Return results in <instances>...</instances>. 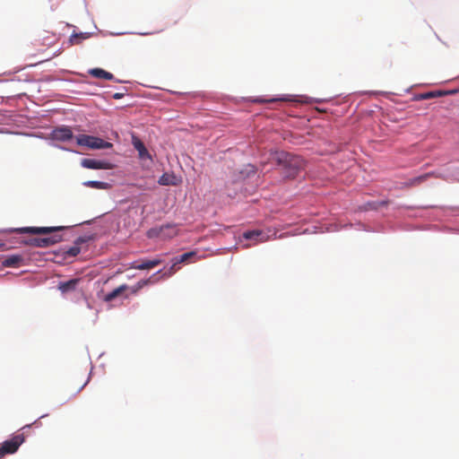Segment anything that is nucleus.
Instances as JSON below:
<instances>
[{
	"mask_svg": "<svg viewBox=\"0 0 459 459\" xmlns=\"http://www.w3.org/2000/svg\"><path fill=\"white\" fill-rule=\"evenodd\" d=\"M91 376L86 372L73 375L68 382L67 388L74 391V394L80 393L90 382Z\"/></svg>",
	"mask_w": 459,
	"mask_h": 459,
	"instance_id": "423d86ee",
	"label": "nucleus"
},
{
	"mask_svg": "<svg viewBox=\"0 0 459 459\" xmlns=\"http://www.w3.org/2000/svg\"><path fill=\"white\" fill-rule=\"evenodd\" d=\"M80 279H72L67 281H63L59 283L58 289L63 292H69L74 290L76 286L78 285Z\"/></svg>",
	"mask_w": 459,
	"mask_h": 459,
	"instance_id": "4468645a",
	"label": "nucleus"
},
{
	"mask_svg": "<svg viewBox=\"0 0 459 459\" xmlns=\"http://www.w3.org/2000/svg\"><path fill=\"white\" fill-rule=\"evenodd\" d=\"M178 233V230L176 224L168 223L161 225L160 227H154L150 229L146 235L149 238H161V239H170L176 237Z\"/></svg>",
	"mask_w": 459,
	"mask_h": 459,
	"instance_id": "7ed1b4c3",
	"label": "nucleus"
},
{
	"mask_svg": "<svg viewBox=\"0 0 459 459\" xmlns=\"http://www.w3.org/2000/svg\"><path fill=\"white\" fill-rule=\"evenodd\" d=\"M175 180L176 177L173 174L164 173L160 177L158 183L160 186H175L177 184Z\"/></svg>",
	"mask_w": 459,
	"mask_h": 459,
	"instance_id": "f3484780",
	"label": "nucleus"
},
{
	"mask_svg": "<svg viewBox=\"0 0 459 459\" xmlns=\"http://www.w3.org/2000/svg\"><path fill=\"white\" fill-rule=\"evenodd\" d=\"M84 186L91 188H97V189H108L109 188V184L107 182H101V181H95V180H89L83 183Z\"/></svg>",
	"mask_w": 459,
	"mask_h": 459,
	"instance_id": "6ab92c4d",
	"label": "nucleus"
},
{
	"mask_svg": "<svg viewBox=\"0 0 459 459\" xmlns=\"http://www.w3.org/2000/svg\"><path fill=\"white\" fill-rule=\"evenodd\" d=\"M123 96L122 93H115L113 98L116 99V100H118V99H121Z\"/></svg>",
	"mask_w": 459,
	"mask_h": 459,
	"instance_id": "a878e982",
	"label": "nucleus"
},
{
	"mask_svg": "<svg viewBox=\"0 0 459 459\" xmlns=\"http://www.w3.org/2000/svg\"><path fill=\"white\" fill-rule=\"evenodd\" d=\"M25 441L22 433L16 434L0 445V458L14 454Z\"/></svg>",
	"mask_w": 459,
	"mask_h": 459,
	"instance_id": "20e7f679",
	"label": "nucleus"
},
{
	"mask_svg": "<svg viewBox=\"0 0 459 459\" xmlns=\"http://www.w3.org/2000/svg\"><path fill=\"white\" fill-rule=\"evenodd\" d=\"M132 144L134 149L138 152L139 158L142 160L149 159L152 160V156L150 155L148 150L144 146L143 143L136 136L133 135L132 137Z\"/></svg>",
	"mask_w": 459,
	"mask_h": 459,
	"instance_id": "9d476101",
	"label": "nucleus"
},
{
	"mask_svg": "<svg viewBox=\"0 0 459 459\" xmlns=\"http://www.w3.org/2000/svg\"><path fill=\"white\" fill-rule=\"evenodd\" d=\"M443 95L444 93L442 91H429L418 95L417 100H429L437 97H441Z\"/></svg>",
	"mask_w": 459,
	"mask_h": 459,
	"instance_id": "412c9836",
	"label": "nucleus"
},
{
	"mask_svg": "<svg viewBox=\"0 0 459 459\" xmlns=\"http://www.w3.org/2000/svg\"><path fill=\"white\" fill-rule=\"evenodd\" d=\"M128 289V286L126 284H122L119 287L113 290L111 292L108 293L104 297V300L106 302H110L116 298L119 297L124 291H126Z\"/></svg>",
	"mask_w": 459,
	"mask_h": 459,
	"instance_id": "2eb2a0df",
	"label": "nucleus"
},
{
	"mask_svg": "<svg viewBox=\"0 0 459 459\" xmlns=\"http://www.w3.org/2000/svg\"><path fill=\"white\" fill-rule=\"evenodd\" d=\"M246 239H255L256 242H264L269 239V236L262 230H250L243 233Z\"/></svg>",
	"mask_w": 459,
	"mask_h": 459,
	"instance_id": "f8f14e48",
	"label": "nucleus"
},
{
	"mask_svg": "<svg viewBox=\"0 0 459 459\" xmlns=\"http://www.w3.org/2000/svg\"><path fill=\"white\" fill-rule=\"evenodd\" d=\"M152 282V278L139 281L135 285L132 287V293H137L144 286Z\"/></svg>",
	"mask_w": 459,
	"mask_h": 459,
	"instance_id": "4be33fe9",
	"label": "nucleus"
},
{
	"mask_svg": "<svg viewBox=\"0 0 459 459\" xmlns=\"http://www.w3.org/2000/svg\"><path fill=\"white\" fill-rule=\"evenodd\" d=\"M180 264V263H177V259H172V265L168 269V271L164 272L162 274L163 278H169L172 276L178 269V265Z\"/></svg>",
	"mask_w": 459,
	"mask_h": 459,
	"instance_id": "aec40b11",
	"label": "nucleus"
},
{
	"mask_svg": "<svg viewBox=\"0 0 459 459\" xmlns=\"http://www.w3.org/2000/svg\"><path fill=\"white\" fill-rule=\"evenodd\" d=\"M76 142L81 146H87L90 149H107L112 146L108 142L101 138L91 136L87 134H81L76 138Z\"/></svg>",
	"mask_w": 459,
	"mask_h": 459,
	"instance_id": "39448f33",
	"label": "nucleus"
},
{
	"mask_svg": "<svg viewBox=\"0 0 459 459\" xmlns=\"http://www.w3.org/2000/svg\"><path fill=\"white\" fill-rule=\"evenodd\" d=\"M87 241V238H82V237H80L78 238L75 241H74V245L71 247H69L66 251H65V257L66 256H69V257H74L76 256L81 249H80V245L82 244V243H85Z\"/></svg>",
	"mask_w": 459,
	"mask_h": 459,
	"instance_id": "ddd939ff",
	"label": "nucleus"
},
{
	"mask_svg": "<svg viewBox=\"0 0 459 459\" xmlns=\"http://www.w3.org/2000/svg\"><path fill=\"white\" fill-rule=\"evenodd\" d=\"M276 161L281 167L282 174L286 178H295L305 169V160L300 156L290 152H278Z\"/></svg>",
	"mask_w": 459,
	"mask_h": 459,
	"instance_id": "f03ea898",
	"label": "nucleus"
},
{
	"mask_svg": "<svg viewBox=\"0 0 459 459\" xmlns=\"http://www.w3.org/2000/svg\"><path fill=\"white\" fill-rule=\"evenodd\" d=\"M90 37V33L87 32H80V33H73L70 36L69 41L71 45H77L82 42V40L86 39Z\"/></svg>",
	"mask_w": 459,
	"mask_h": 459,
	"instance_id": "a211bd4d",
	"label": "nucleus"
},
{
	"mask_svg": "<svg viewBox=\"0 0 459 459\" xmlns=\"http://www.w3.org/2000/svg\"><path fill=\"white\" fill-rule=\"evenodd\" d=\"M66 227L59 226V227H25L19 228L13 230V231L18 233H30V234H41V235H50L49 237L44 238H33L28 242V244L39 247H48L54 244H56L62 241V237L56 232L66 230Z\"/></svg>",
	"mask_w": 459,
	"mask_h": 459,
	"instance_id": "f257e3e1",
	"label": "nucleus"
},
{
	"mask_svg": "<svg viewBox=\"0 0 459 459\" xmlns=\"http://www.w3.org/2000/svg\"><path fill=\"white\" fill-rule=\"evenodd\" d=\"M429 177V174H424L416 178H413L410 180V186H418L423 181H425Z\"/></svg>",
	"mask_w": 459,
	"mask_h": 459,
	"instance_id": "b1692460",
	"label": "nucleus"
},
{
	"mask_svg": "<svg viewBox=\"0 0 459 459\" xmlns=\"http://www.w3.org/2000/svg\"><path fill=\"white\" fill-rule=\"evenodd\" d=\"M90 74L93 77L105 79V80H112L113 74L109 72H107L101 68H93L90 71Z\"/></svg>",
	"mask_w": 459,
	"mask_h": 459,
	"instance_id": "dca6fc26",
	"label": "nucleus"
},
{
	"mask_svg": "<svg viewBox=\"0 0 459 459\" xmlns=\"http://www.w3.org/2000/svg\"><path fill=\"white\" fill-rule=\"evenodd\" d=\"M51 136L54 140L65 142L73 138V132L68 126L56 127L52 131Z\"/></svg>",
	"mask_w": 459,
	"mask_h": 459,
	"instance_id": "1a4fd4ad",
	"label": "nucleus"
},
{
	"mask_svg": "<svg viewBox=\"0 0 459 459\" xmlns=\"http://www.w3.org/2000/svg\"><path fill=\"white\" fill-rule=\"evenodd\" d=\"M293 101V100L290 97H282V98H278V99H272L270 100H268L269 102H274V101ZM257 102H265L266 100H256Z\"/></svg>",
	"mask_w": 459,
	"mask_h": 459,
	"instance_id": "393cba45",
	"label": "nucleus"
},
{
	"mask_svg": "<svg viewBox=\"0 0 459 459\" xmlns=\"http://www.w3.org/2000/svg\"><path fill=\"white\" fill-rule=\"evenodd\" d=\"M196 255V253L195 251L185 253L179 256L175 257L177 259V263H186L192 257H195Z\"/></svg>",
	"mask_w": 459,
	"mask_h": 459,
	"instance_id": "5701e85b",
	"label": "nucleus"
},
{
	"mask_svg": "<svg viewBox=\"0 0 459 459\" xmlns=\"http://www.w3.org/2000/svg\"><path fill=\"white\" fill-rule=\"evenodd\" d=\"M161 263L162 260L158 257L152 260L134 261L130 264V268L136 270H150L160 265Z\"/></svg>",
	"mask_w": 459,
	"mask_h": 459,
	"instance_id": "6e6552de",
	"label": "nucleus"
},
{
	"mask_svg": "<svg viewBox=\"0 0 459 459\" xmlns=\"http://www.w3.org/2000/svg\"><path fill=\"white\" fill-rule=\"evenodd\" d=\"M81 165L90 169H110L113 168L112 164L108 161L94 159H82Z\"/></svg>",
	"mask_w": 459,
	"mask_h": 459,
	"instance_id": "0eeeda50",
	"label": "nucleus"
},
{
	"mask_svg": "<svg viewBox=\"0 0 459 459\" xmlns=\"http://www.w3.org/2000/svg\"><path fill=\"white\" fill-rule=\"evenodd\" d=\"M23 262V256L22 255H11L6 256L2 261V265L4 267H12V268H18L22 264Z\"/></svg>",
	"mask_w": 459,
	"mask_h": 459,
	"instance_id": "9b49d317",
	"label": "nucleus"
}]
</instances>
